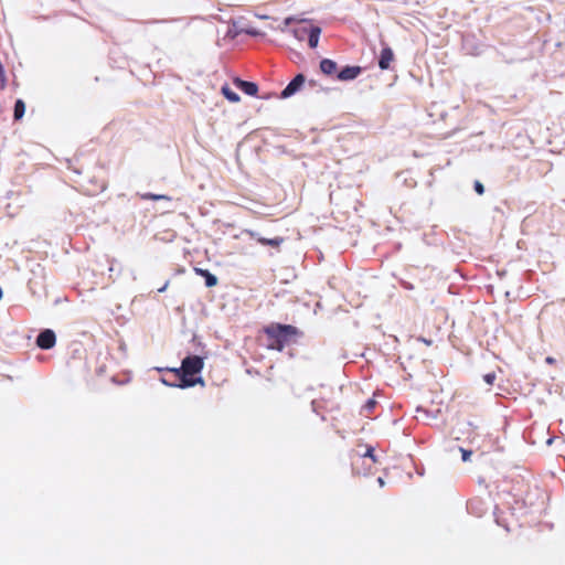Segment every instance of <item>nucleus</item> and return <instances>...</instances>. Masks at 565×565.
I'll return each instance as SVG.
<instances>
[{
	"label": "nucleus",
	"mask_w": 565,
	"mask_h": 565,
	"mask_svg": "<svg viewBox=\"0 0 565 565\" xmlns=\"http://www.w3.org/2000/svg\"><path fill=\"white\" fill-rule=\"evenodd\" d=\"M476 503H480V502H479L478 500H470V501L468 502V509H469V510H471V511H473V510H475V504H476Z\"/></svg>",
	"instance_id": "f3484780"
},
{
	"label": "nucleus",
	"mask_w": 565,
	"mask_h": 565,
	"mask_svg": "<svg viewBox=\"0 0 565 565\" xmlns=\"http://www.w3.org/2000/svg\"><path fill=\"white\" fill-rule=\"evenodd\" d=\"M305 82L303 75L299 74L297 75L289 84L288 86L282 90V97L287 98L290 95H292Z\"/></svg>",
	"instance_id": "20e7f679"
},
{
	"label": "nucleus",
	"mask_w": 565,
	"mask_h": 565,
	"mask_svg": "<svg viewBox=\"0 0 565 565\" xmlns=\"http://www.w3.org/2000/svg\"><path fill=\"white\" fill-rule=\"evenodd\" d=\"M266 335V348L282 351L286 345L295 342L301 332L291 324L270 323L263 329Z\"/></svg>",
	"instance_id": "f257e3e1"
},
{
	"label": "nucleus",
	"mask_w": 565,
	"mask_h": 565,
	"mask_svg": "<svg viewBox=\"0 0 565 565\" xmlns=\"http://www.w3.org/2000/svg\"><path fill=\"white\" fill-rule=\"evenodd\" d=\"M393 58V53L391 50H384L381 55L380 60V67L381 68H387L391 61Z\"/></svg>",
	"instance_id": "1a4fd4ad"
},
{
	"label": "nucleus",
	"mask_w": 565,
	"mask_h": 565,
	"mask_svg": "<svg viewBox=\"0 0 565 565\" xmlns=\"http://www.w3.org/2000/svg\"><path fill=\"white\" fill-rule=\"evenodd\" d=\"M483 381L488 384V385H492L495 381V373L494 372H491V373H487L483 375Z\"/></svg>",
	"instance_id": "ddd939ff"
},
{
	"label": "nucleus",
	"mask_w": 565,
	"mask_h": 565,
	"mask_svg": "<svg viewBox=\"0 0 565 565\" xmlns=\"http://www.w3.org/2000/svg\"><path fill=\"white\" fill-rule=\"evenodd\" d=\"M359 73L360 67L358 66L345 67L339 73L338 77L342 81L352 79L355 78Z\"/></svg>",
	"instance_id": "0eeeda50"
},
{
	"label": "nucleus",
	"mask_w": 565,
	"mask_h": 565,
	"mask_svg": "<svg viewBox=\"0 0 565 565\" xmlns=\"http://www.w3.org/2000/svg\"><path fill=\"white\" fill-rule=\"evenodd\" d=\"M320 68L326 74H332L337 70V64L331 60H323L320 63Z\"/></svg>",
	"instance_id": "9d476101"
},
{
	"label": "nucleus",
	"mask_w": 565,
	"mask_h": 565,
	"mask_svg": "<svg viewBox=\"0 0 565 565\" xmlns=\"http://www.w3.org/2000/svg\"><path fill=\"white\" fill-rule=\"evenodd\" d=\"M222 93L223 95L230 100V102H233V103H237L239 102V96L234 93L230 87L227 86H224L222 88Z\"/></svg>",
	"instance_id": "9b49d317"
},
{
	"label": "nucleus",
	"mask_w": 565,
	"mask_h": 565,
	"mask_svg": "<svg viewBox=\"0 0 565 565\" xmlns=\"http://www.w3.org/2000/svg\"><path fill=\"white\" fill-rule=\"evenodd\" d=\"M257 241L258 243H260L262 245H269V246H273V247H278L282 242H284V238L282 237H274V238H266V237H257Z\"/></svg>",
	"instance_id": "6e6552de"
},
{
	"label": "nucleus",
	"mask_w": 565,
	"mask_h": 565,
	"mask_svg": "<svg viewBox=\"0 0 565 565\" xmlns=\"http://www.w3.org/2000/svg\"><path fill=\"white\" fill-rule=\"evenodd\" d=\"M476 190H477V192H478V193H480V194H481V193L483 192V186H482V184H481V183H479V182H477V183H476Z\"/></svg>",
	"instance_id": "6ab92c4d"
},
{
	"label": "nucleus",
	"mask_w": 565,
	"mask_h": 565,
	"mask_svg": "<svg viewBox=\"0 0 565 565\" xmlns=\"http://www.w3.org/2000/svg\"><path fill=\"white\" fill-rule=\"evenodd\" d=\"M56 343V335L53 330L45 329L36 338V345L42 350H50Z\"/></svg>",
	"instance_id": "7ed1b4c3"
},
{
	"label": "nucleus",
	"mask_w": 565,
	"mask_h": 565,
	"mask_svg": "<svg viewBox=\"0 0 565 565\" xmlns=\"http://www.w3.org/2000/svg\"><path fill=\"white\" fill-rule=\"evenodd\" d=\"M363 457H367V458H371L373 462L376 461V458H375V455H374V448L373 447H369L366 449V451L364 452Z\"/></svg>",
	"instance_id": "2eb2a0df"
},
{
	"label": "nucleus",
	"mask_w": 565,
	"mask_h": 565,
	"mask_svg": "<svg viewBox=\"0 0 565 565\" xmlns=\"http://www.w3.org/2000/svg\"><path fill=\"white\" fill-rule=\"evenodd\" d=\"M195 274L203 277L205 279V286L211 288L217 285V278L215 275L210 273L207 269L203 268H194Z\"/></svg>",
	"instance_id": "39448f33"
},
{
	"label": "nucleus",
	"mask_w": 565,
	"mask_h": 565,
	"mask_svg": "<svg viewBox=\"0 0 565 565\" xmlns=\"http://www.w3.org/2000/svg\"><path fill=\"white\" fill-rule=\"evenodd\" d=\"M204 366L203 359L199 355H190L183 359L180 369H173L172 372L178 377V387L185 388L194 386L196 383H203L201 377L193 376L202 371Z\"/></svg>",
	"instance_id": "f03ea898"
},
{
	"label": "nucleus",
	"mask_w": 565,
	"mask_h": 565,
	"mask_svg": "<svg viewBox=\"0 0 565 565\" xmlns=\"http://www.w3.org/2000/svg\"><path fill=\"white\" fill-rule=\"evenodd\" d=\"M24 114V104L19 100L15 105V109H14V117L17 119H20Z\"/></svg>",
	"instance_id": "f8f14e48"
},
{
	"label": "nucleus",
	"mask_w": 565,
	"mask_h": 565,
	"mask_svg": "<svg viewBox=\"0 0 565 565\" xmlns=\"http://www.w3.org/2000/svg\"><path fill=\"white\" fill-rule=\"evenodd\" d=\"M235 84L247 95L254 96L257 94L258 88L256 84L252 82H245L242 79H235Z\"/></svg>",
	"instance_id": "423d86ee"
},
{
	"label": "nucleus",
	"mask_w": 565,
	"mask_h": 565,
	"mask_svg": "<svg viewBox=\"0 0 565 565\" xmlns=\"http://www.w3.org/2000/svg\"><path fill=\"white\" fill-rule=\"evenodd\" d=\"M317 43H318V36H317V35H311V38H310V44H311L312 46H316V45H317Z\"/></svg>",
	"instance_id": "a211bd4d"
},
{
	"label": "nucleus",
	"mask_w": 565,
	"mask_h": 565,
	"mask_svg": "<svg viewBox=\"0 0 565 565\" xmlns=\"http://www.w3.org/2000/svg\"><path fill=\"white\" fill-rule=\"evenodd\" d=\"M376 402L374 399H369L365 405L363 406L364 411L367 413H371L373 408L375 407Z\"/></svg>",
	"instance_id": "4468645a"
},
{
	"label": "nucleus",
	"mask_w": 565,
	"mask_h": 565,
	"mask_svg": "<svg viewBox=\"0 0 565 565\" xmlns=\"http://www.w3.org/2000/svg\"><path fill=\"white\" fill-rule=\"evenodd\" d=\"M2 295H3V294H2V289L0 288V299L2 298Z\"/></svg>",
	"instance_id": "4be33fe9"
},
{
	"label": "nucleus",
	"mask_w": 565,
	"mask_h": 565,
	"mask_svg": "<svg viewBox=\"0 0 565 565\" xmlns=\"http://www.w3.org/2000/svg\"><path fill=\"white\" fill-rule=\"evenodd\" d=\"M379 482H380V484H383L382 478H379Z\"/></svg>",
	"instance_id": "412c9836"
},
{
	"label": "nucleus",
	"mask_w": 565,
	"mask_h": 565,
	"mask_svg": "<svg viewBox=\"0 0 565 565\" xmlns=\"http://www.w3.org/2000/svg\"><path fill=\"white\" fill-rule=\"evenodd\" d=\"M546 361H547L548 363H553V361H554V360H553V358H547V359H546Z\"/></svg>",
	"instance_id": "aec40b11"
},
{
	"label": "nucleus",
	"mask_w": 565,
	"mask_h": 565,
	"mask_svg": "<svg viewBox=\"0 0 565 565\" xmlns=\"http://www.w3.org/2000/svg\"><path fill=\"white\" fill-rule=\"evenodd\" d=\"M460 451H461V455H462V460L463 461H468L470 459L471 455H472V451L463 449V448H460Z\"/></svg>",
	"instance_id": "dca6fc26"
}]
</instances>
